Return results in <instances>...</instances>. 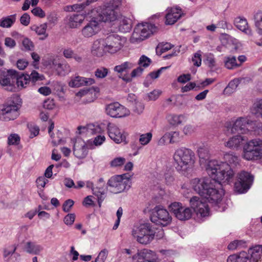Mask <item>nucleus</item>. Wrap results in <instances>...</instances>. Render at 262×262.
<instances>
[{
  "label": "nucleus",
  "mask_w": 262,
  "mask_h": 262,
  "mask_svg": "<svg viewBox=\"0 0 262 262\" xmlns=\"http://www.w3.org/2000/svg\"><path fill=\"white\" fill-rule=\"evenodd\" d=\"M224 166L228 167L226 164L219 167L217 162L209 161L206 169L210 177L192 179L190 184L193 190L209 201L211 200L214 202H218L221 201L224 194L223 184L225 183L219 178L217 168H223Z\"/></svg>",
  "instance_id": "f257e3e1"
},
{
  "label": "nucleus",
  "mask_w": 262,
  "mask_h": 262,
  "mask_svg": "<svg viewBox=\"0 0 262 262\" xmlns=\"http://www.w3.org/2000/svg\"><path fill=\"white\" fill-rule=\"evenodd\" d=\"M132 234L136 241L143 245L150 243L156 237L158 239L162 238L164 233L162 229H156L150 223H144L134 228Z\"/></svg>",
  "instance_id": "f03ea898"
},
{
  "label": "nucleus",
  "mask_w": 262,
  "mask_h": 262,
  "mask_svg": "<svg viewBox=\"0 0 262 262\" xmlns=\"http://www.w3.org/2000/svg\"><path fill=\"white\" fill-rule=\"evenodd\" d=\"M174 166L179 172H185L195 163L194 152L190 149L181 147L177 149L173 155Z\"/></svg>",
  "instance_id": "7ed1b4c3"
},
{
  "label": "nucleus",
  "mask_w": 262,
  "mask_h": 262,
  "mask_svg": "<svg viewBox=\"0 0 262 262\" xmlns=\"http://www.w3.org/2000/svg\"><path fill=\"white\" fill-rule=\"evenodd\" d=\"M224 160L225 162H220L217 160H212L211 161H216L219 167H222L224 164L227 165L228 167L224 166L223 168H217V173L219 174V178L223 180V182L228 183L232 179L234 172L232 167H234L238 163L239 158L233 152H227L224 155Z\"/></svg>",
  "instance_id": "20e7f679"
},
{
  "label": "nucleus",
  "mask_w": 262,
  "mask_h": 262,
  "mask_svg": "<svg viewBox=\"0 0 262 262\" xmlns=\"http://www.w3.org/2000/svg\"><path fill=\"white\" fill-rule=\"evenodd\" d=\"M22 103L18 95H14L0 110V120L8 121L15 119L19 115V109Z\"/></svg>",
  "instance_id": "39448f33"
},
{
  "label": "nucleus",
  "mask_w": 262,
  "mask_h": 262,
  "mask_svg": "<svg viewBox=\"0 0 262 262\" xmlns=\"http://www.w3.org/2000/svg\"><path fill=\"white\" fill-rule=\"evenodd\" d=\"M260 127V124L250 120L246 117H239L234 122L232 127H227V132L231 134H246L249 131H256Z\"/></svg>",
  "instance_id": "423d86ee"
},
{
  "label": "nucleus",
  "mask_w": 262,
  "mask_h": 262,
  "mask_svg": "<svg viewBox=\"0 0 262 262\" xmlns=\"http://www.w3.org/2000/svg\"><path fill=\"white\" fill-rule=\"evenodd\" d=\"M243 158L253 160L262 158V139H255L248 141L244 147Z\"/></svg>",
  "instance_id": "0eeeda50"
},
{
  "label": "nucleus",
  "mask_w": 262,
  "mask_h": 262,
  "mask_svg": "<svg viewBox=\"0 0 262 262\" xmlns=\"http://www.w3.org/2000/svg\"><path fill=\"white\" fill-rule=\"evenodd\" d=\"M123 175H116L112 177L107 181V188L108 190L114 193H119L130 187V180L124 178Z\"/></svg>",
  "instance_id": "6e6552de"
},
{
  "label": "nucleus",
  "mask_w": 262,
  "mask_h": 262,
  "mask_svg": "<svg viewBox=\"0 0 262 262\" xmlns=\"http://www.w3.org/2000/svg\"><path fill=\"white\" fill-rule=\"evenodd\" d=\"M156 27L149 23L138 24L134 29L132 34V39L137 41L143 40L152 34L156 31Z\"/></svg>",
  "instance_id": "1a4fd4ad"
},
{
  "label": "nucleus",
  "mask_w": 262,
  "mask_h": 262,
  "mask_svg": "<svg viewBox=\"0 0 262 262\" xmlns=\"http://www.w3.org/2000/svg\"><path fill=\"white\" fill-rule=\"evenodd\" d=\"M119 4V2L114 4L112 3V1H110V3L107 6H105V8L99 14L98 20L103 22L116 21L119 17L118 11V7Z\"/></svg>",
  "instance_id": "9d476101"
},
{
  "label": "nucleus",
  "mask_w": 262,
  "mask_h": 262,
  "mask_svg": "<svg viewBox=\"0 0 262 262\" xmlns=\"http://www.w3.org/2000/svg\"><path fill=\"white\" fill-rule=\"evenodd\" d=\"M150 218L152 223L163 226L169 225L172 220L167 210L160 206H156L154 208Z\"/></svg>",
  "instance_id": "9b49d317"
},
{
  "label": "nucleus",
  "mask_w": 262,
  "mask_h": 262,
  "mask_svg": "<svg viewBox=\"0 0 262 262\" xmlns=\"http://www.w3.org/2000/svg\"><path fill=\"white\" fill-rule=\"evenodd\" d=\"M253 177L249 172L242 171L238 174L237 181L234 184L235 190L239 193L247 192L250 188Z\"/></svg>",
  "instance_id": "f8f14e48"
},
{
  "label": "nucleus",
  "mask_w": 262,
  "mask_h": 262,
  "mask_svg": "<svg viewBox=\"0 0 262 262\" xmlns=\"http://www.w3.org/2000/svg\"><path fill=\"white\" fill-rule=\"evenodd\" d=\"M16 71L14 70H9L7 71H0V84L5 89L10 92H15L17 88L15 84Z\"/></svg>",
  "instance_id": "ddd939ff"
},
{
  "label": "nucleus",
  "mask_w": 262,
  "mask_h": 262,
  "mask_svg": "<svg viewBox=\"0 0 262 262\" xmlns=\"http://www.w3.org/2000/svg\"><path fill=\"white\" fill-rule=\"evenodd\" d=\"M169 208L170 211L174 214L175 216L181 221H185L190 219L192 215L191 209L188 207H185L179 202L171 203Z\"/></svg>",
  "instance_id": "4468645a"
},
{
  "label": "nucleus",
  "mask_w": 262,
  "mask_h": 262,
  "mask_svg": "<svg viewBox=\"0 0 262 262\" xmlns=\"http://www.w3.org/2000/svg\"><path fill=\"white\" fill-rule=\"evenodd\" d=\"M93 145L91 141H89L88 143L80 138H77L74 142L73 154L78 159L85 158L88 154L89 149H93Z\"/></svg>",
  "instance_id": "2eb2a0df"
},
{
  "label": "nucleus",
  "mask_w": 262,
  "mask_h": 262,
  "mask_svg": "<svg viewBox=\"0 0 262 262\" xmlns=\"http://www.w3.org/2000/svg\"><path fill=\"white\" fill-rule=\"evenodd\" d=\"M104 40L106 45V51L111 53H114L120 50L125 42V38H122L115 34L110 35Z\"/></svg>",
  "instance_id": "dca6fc26"
},
{
  "label": "nucleus",
  "mask_w": 262,
  "mask_h": 262,
  "mask_svg": "<svg viewBox=\"0 0 262 262\" xmlns=\"http://www.w3.org/2000/svg\"><path fill=\"white\" fill-rule=\"evenodd\" d=\"M107 115L113 118H122L129 114V111L118 102L112 103L105 107Z\"/></svg>",
  "instance_id": "f3484780"
},
{
  "label": "nucleus",
  "mask_w": 262,
  "mask_h": 262,
  "mask_svg": "<svg viewBox=\"0 0 262 262\" xmlns=\"http://www.w3.org/2000/svg\"><path fill=\"white\" fill-rule=\"evenodd\" d=\"M191 207L198 215L202 217L208 216L209 213L208 205L198 196H193L189 201Z\"/></svg>",
  "instance_id": "a211bd4d"
},
{
  "label": "nucleus",
  "mask_w": 262,
  "mask_h": 262,
  "mask_svg": "<svg viewBox=\"0 0 262 262\" xmlns=\"http://www.w3.org/2000/svg\"><path fill=\"white\" fill-rule=\"evenodd\" d=\"M134 262H156L155 253L152 251L144 249L133 256Z\"/></svg>",
  "instance_id": "6ab92c4d"
},
{
  "label": "nucleus",
  "mask_w": 262,
  "mask_h": 262,
  "mask_svg": "<svg viewBox=\"0 0 262 262\" xmlns=\"http://www.w3.org/2000/svg\"><path fill=\"white\" fill-rule=\"evenodd\" d=\"M82 14H73L68 15L64 19L66 25L69 28L74 29L79 27L84 20Z\"/></svg>",
  "instance_id": "aec40b11"
},
{
  "label": "nucleus",
  "mask_w": 262,
  "mask_h": 262,
  "mask_svg": "<svg viewBox=\"0 0 262 262\" xmlns=\"http://www.w3.org/2000/svg\"><path fill=\"white\" fill-rule=\"evenodd\" d=\"M108 134L109 137L117 143H121L125 140V136L121 132L120 129L116 125H108Z\"/></svg>",
  "instance_id": "412c9836"
},
{
  "label": "nucleus",
  "mask_w": 262,
  "mask_h": 262,
  "mask_svg": "<svg viewBox=\"0 0 262 262\" xmlns=\"http://www.w3.org/2000/svg\"><path fill=\"white\" fill-rule=\"evenodd\" d=\"M167 13L166 15L165 24L166 25L174 24L182 15V10L178 7L167 9Z\"/></svg>",
  "instance_id": "4be33fe9"
},
{
  "label": "nucleus",
  "mask_w": 262,
  "mask_h": 262,
  "mask_svg": "<svg viewBox=\"0 0 262 262\" xmlns=\"http://www.w3.org/2000/svg\"><path fill=\"white\" fill-rule=\"evenodd\" d=\"M134 67V64L132 62L126 61L120 65L116 66L114 70L115 72L120 74L119 76V78H122L123 80L126 82H128L132 81V78L129 77L121 76L122 74L124 72H128L131 69Z\"/></svg>",
  "instance_id": "5701e85b"
},
{
  "label": "nucleus",
  "mask_w": 262,
  "mask_h": 262,
  "mask_svg": "<svg viewBox=\"0 0 262 262\" xmlns=\"http://www.w3.org/2000/svg\"><path fill=\"white\" fill-rule=\"evenodd\" d=\"M99 31L98 23L95 20L90 21L81 30L82 35L85 37H90Z\"/></svg>",
  "instance_id": "b1692460"
},
{
  "label": "nucleus",
  "mask_w": 262,
  "mask_h": 262,
  "mask_svg": "<svg viewBox=\"0 0 262 262\" xmlns=\"http://www.w3.org/2000/svg\"><path fill=\"white\" fill-rule=\"evenodd\" d=\"M106 47V45L104 39H97L93 43L92 52L94 55L101 57L103 56L104 52H107Z\"/></svg>",
  "instance_id": "393cba45"
},
{
  "label": "nucleus",
  "mask_w": 262,
  "mask_h": 262,
  "mask_svg": "<svg viewBox=\"0 0 262 262\" xmlns=\"http://www.w3.org/2000/svg\"><path fill=\"white\" fill-rule=\"evenodd\" d=\"M118 30L122 33L129 32L132 28V20L124 16H120L116 20Z\"/></svg>",
  "instance_id": "a878e982"
},
{
  "label": "nucleus",
  "mask_w": 262,
  "mask_h": 262,
  "mask_svg": "<svg viewBox=\"0 0 262 262\" xmlns=\"http://www.w3.org/2000/svg\"><path fill=\"white\" fill-rule=\"evenodd\" d=\"M234 24L238 29L245 34L250 35L252 34L251 30L249 29L247 20L245 18L241 16L235 18Z\"/></svg>",
  "instance_id": "bb28decb"
},
{
  "label": "nucleus",
  "mask_w": 262,
  "mask_h": 262,
  "mask_svg": "<svg viewBox=\"0 0 262 262\" xmlns=\"http://www.w3.org/2000/svg\"><path fill=\"white\" fill-rule=\"evenodd\" d=\"M247 254L251 262H257L262 255V246L259 245L255 246L249 250Z\"/></svg>",
  "instance_id": "cd10ccee"
},
{
  "label": "nucleus",
  "mask_w": 262,
  "mask_h": 262,
  "mask_svg": "<svg viewBox=\"0 0 262 262\" xmlns=\"http://www.w3.org/2000/svg\"><path fill=\"white\" fill-rule=\"evenodd\" d=\"M16 79H15V84H16L17 86L19 89L26 88L30 83L29 76L28 74H24L23 73L19 74L16 71Z\"/></svg>",
  "instance_id": "c85d7f7f"
},
{
  "label": "nucleus",
  "mask_w": 262,
  "mask_h": 262,
  "mask_svg": "<svg viewBox=\"0 0 262 262\" xmlns=\"http://www.w3.org/2000/svg\"><path fill=\"white\" fill-rule=\"evenodd\" d=\"M24 250L29 254L37 255L43 250V248L35 243L28 242L25 244Z\"/></svg>",
  "instance_id": "c756f323"
},
{
  "label": "nucleus",
  "mask_w": 262,
  "mask_h": 262,
  "mask_svg": "<svg viewBox=\"0 0 262 262\" xmlns=\"http://www.w3.org/2000/svg\"><path fill=\"white\" fill-rule=\"evenodd\" d=\"M249 259V256L245 251L241 252L238 254H234L230 255L227 259V262H246Z\"/></svg>",
  "instance_id": "7c9ffc66"
},
{
  "label": "nucleus",
  "mask_w": 262,
  "mask_h": 262,
  "mask_svg": "<svg viewBox=\"0 0 262 262\" xmlns=\"http://www.w3.org/2000/svg\"><path fill=\"white\" fill-rule=\"evenodd\" d=\"M244 140L243 137L239 134L230 138L225 143V146L230 148L238 147Z\"/></svg>",
  "instance_id": "2f4dec72"
},
{
  "label": "nucleus",
  "mask_w": 262,
  "mask_h": 262,
  "mask_svg": "<svg viewBox=\"0 0 262 262\" xmlns=\"http://www.w3.org/2000/svg\"><path fill=\"white\" fill-rule=\"evenodd\" d=\"M197 151L198 156L200 159V161L201 162L205 161L208 164V162L210 161L209 160L210 156L208 148L204 145L200 146L198 147ZM207 166V165H206V166Z\"/></svg>",
  "instance_id": "473e14b6"
},
{
  "label": "nucleus",
  "mask_w": 262,
  "mask_h": 262,
  "mask_svg": "<svg viewBox=\"0 0 262 262\" xmlns=\"http://www.w3.org/2000/svg\"><path fill=\"white\" fill-rule=\"evenodd\" d=\"M16 14H14L3 17L0 19V26L2 28H10L16 21Z\"/></svg>",
  "instance_id": "72a5a7b5"
},
{
  "label": "nucleus",
  "mask_w": 262,
  "mask_h": 262,
  "mask_svg": "<svg viewBox=\"0 0 262 262\" xmlns=\"http://www.w3.org/2000/svg\"><path fill=\"white\" fill-rule=\"evenodd\" d=\"M225 67L228 69H233L238 67L241 64L236 62V59L235 56H227L224 58Z\"/></svg>",
  "instance_id": "f704fd0d"
},
{
  "label": "nucleus",
  "mask_w": 262,
  "mask_h": 262,
  "mask_svg": "<svg viewBox=\"0 0 262 262\" xmlns=\"http://www.w3.org/2000/svg\"><path fill=\"white\" fill-rule=\"evenodd\" d=\"M255 26L258 29V33L262 34V11H258L254 15Z\"/></svg>",
  "instance_id": "c9c22d12"
},
{
  "label": "nucleus",
  "mask_w": 262,
  "mask_h": 262,
  "mask_svg": "<svg viewBox=\"0 0 262 262\" xmlns=\"http://www.w3.org/2000/svg\"><path fill=\"white\" fill-rule=\"evenodd\" d=\"M57 71L60 75L64 76L69 73L70 71V67L67 63H59L57 65Z\"/></svg>",
  "instance_id": "e433bc0d"
},
{
  "label": "nucleus",
  "mask_w": 262,
  "mask_h": 262,
  "mask_svg": "<svg viewBox=\"0 0 262 262\" xmlns=\"http://www.w3.org/2000/svg\"><path fill=\"white\" fill-rule=\"evenodd\" d=\"M109 70L104 67H100L96 69L94 72L95 77L98 79H103L108 75Z\"/></svg>",
  "instance_id": "4c0bfd02"
},
{
  "label": "nucleus",
  "mask_w": 262,
  "mask_h": 262,
  "mask_svg": "<svg viewBox=\"0 0 262 262\" xmlns=\"http://www.w3.org/2000/svg\"><path fill=\"white\" fill-rule=\"evenodd\" d=\"M183 118L182 115H177L175 114L169 115L167 118L169 123L172 125H178L181 123V118Z\"/></svg>",
  "instance_id": "58836bf2"
},
{
  "label": "nucleus",
  "mask_w": 262,
  "mask_h": 262,
  "mask_svg": "<svg viewBox=\"0 0 262 262\" xmlns=\"http://www.w3.org/2000/svg\"><path fill=\"white\" fill-rule=\"evenodd\" d=\"M16 248L15 245H12L9 247L8 249H5L4 250L3 256L6 261L11 262L10 257L15 253Z\"/></svg>",
  "instance_id": "ea45409f"
},
{
  "label": "nucleus",
  "mask_w": 262,
  "mask_h": 262,
  "mask_svg": "<svg viewBox=\"0 0 262 262\" xmlns=\"http://www.w3.org/2000/svg\"><path fill=\"white\" fill-rule=\"evenodd\" d=\"M92 191L94 195L97 196L99 206L100 203L103 201L105 198V193L102 188L99 187H95L92 188Z\"/></svg>",
  "instance_id": "a19ab883"
},
{
  "label": "nucleus",
  "mask_w": 262,
  "mask_h": 262,
  "mask_svg": "<svg viewBox=\"0 0 262 262\" xmlns=\"http://www.w3.org/2000/svg\"><path fill=\"white\" fill-rule=\"evenodd\" d=\"M84 77L79 76L75 77L69 82V86L72 88L80 87L83 86Z\"/></svg>",
  "instance_id": "79ce46f5"
},
{
  "label": "nucleus",
  "mask_w": 262,
  "mask_h": 262,
  "mask_svg": "<svg viewBox=\"0 0 262 262\" xmlns=\"http://www.w3.org/2000/svg\"><path fill=\"white\" fill-rule=\"evenodd\" d=\"M152 135L151 133H147L140 136L139 142L142 145H147L151 140Z\"/></svg>",
  "instance_id": "37998d69"
},
{
  "label": "nucleus",
  "mask_w": 262,
  "mask_h": 262,
  "mask_svg": "<svg viewBox=\"0 0 262 262\" xmlns=\"http://www.w3.org/2000/svg\"><path fill=\"white\" fill-rule=\"evenodd\" d=\"M144 109V105L142 102L135 101L133 106V110L134 113L139 115L141 114L143 112Z\"/></svg>",
  "instance_id": "c03bdc74"
},
{
  "label": "nucleus",
  "mask_w": 262,
  "mask_h": 262,
  "mask_svg": "<svg viewBox=\"0 0 262 262\" xmlns=\"http://www.w3.org/2000/svg\"><path fill=\"white\" fill-rule=\"evenodd\" d=\"M252 113L259 114L262 117V99L257 100L253 104Z\"/></svg>",
  "instance_id": "a18cd8bd"
},
{
  "label": "nucleus",
  "mask_w": 262,
  "mask_h": 262,
  "mask_svg": "<svg viewBox=\"0 0 262 262\" xmlns=\"http://www.w3.org/2000/svg\"><path fill=\"white\" fill-rule=\"evenodd\" d=\"M47 28V23H43L42 24H41L39 26L36 27L35 29V31L36 32V33L38 35H44V38H45L48 36V34L46 33Z\"/></svg>",
  "instance_id": "49530a36"
},
{
  "label": "nucleus",
  "mask_w": 262,
  "mask_h": 262,
  "mask_svg": "<svg viewBox=\"0 0 262 262\" xmlns=\"http://www.w3.org/2000/svg\"><path fill=\"white\" fill-rule=\"evenodd\" d=\"M151 62V60L150 58L145 55H142L139 60L138 64L141 67L146 68L149 66Z\"/></svg>",
  "instance_id": "de8ad7c7"
},
{
  "label": "nucleus",
  "mask_w": 262,
  "mask_h": 262,
  "mask_svg": "<svg viewBox=\"0 0 262 262\" xmlns=\"http://www.w3.org/2000/svg\"><path fill=\"white\" fill-rule=\"evenodd\" d=\"M168 134H169V142L170 143H177L180 141L181 137L179 132H171Z\"/></svg>",
  "instance_id": "09e8293b"
},
{
  "label": "nucleus",
  "mask_w": 262,
  "mask_h": 262,
  "mask_svg": "<svg viewBox=\"0 0 262 262\" xmlns=\"http://www.w3.org/2000/svg\"><path fill=\"white\" fill-rule=\"evenodd\" d=\"M239 84V80L238 79H234L229 83L228 86L225 89V90L230 91L231 92H233L236 90Z\"/></svg>",
  "instance_id": "8fccbe9b"
},
{
  "label": "nucleus",
  "mask_w": 262,
  "mask_h": 262,
  "mask_svg": "<svg viewBox=\"0 0 262 262\" xmlns=\"http://www.w3.org/2000/svg\"><path fill=\"white\" fill-rule=\"evenodd\" d=\"M29 82H31L32 84H34V83L37 81L42 80V77H43L42 75L40 76L39 74L35 71L32 72L31 74L29 75Z\"/></svg>",
  "instance_id": "3c124183"
},
{
  "label": "nucleus",
  "mask_w": 262,
  "mask_h": 262,
  "mask_svg": "<svg viewBox=\"0 0 262 262\" xmlns=\"http://www.w3.org/2000/svg\"><path fill=\"white\" fill-rule=\"evenodd\" d=\"M108 255V251L104 249L101 250L96 258L95 262H105Z\"/></svg>",
  "instance_id": "603ef678"
},
{
  "label": "nucleus",
  "mask_w": 262,
  "mask_h": 262,
  "mask_svg": "<svg viewBox=\"0 0 262 262\" xmlns=\"http://www.w3.org/2000/svg\"><path fill=\"white\" fill-rule=\"evenodd\" d=\"M20 141V138L17 134H11L8 138L9 145H17Z\"/></svg>",
  "instance_id": "864d4df0"
},
{
  "label": "nucleus",
  "mask_w": 262,
  "mask_h": 262,
  "mask_svg": "<svg viewBox=\"0 0 262 262\" xmlns=\"http://www.w3.org/2000/svg\"><path fill=\"white\" fill-rule=\"evenodd\" d=\"M125 162V159L122 157H118L114 159L111 162L112 167H118L122 166Z\"/></svg>",
  "instance_id": "5fc2aeb1"
},
{
  "label": "nucleus",
  "mask_w": 262,
  "mask_h": 262,
  "mask_svg": "<svg viewBox=\"0 0 262 262\" xmlns=\"http://www.w3.org/2000/svg\"><path fill=\"white\" fill-rule=\"evenodd\" d=\"M161 92L157 90H154L147 94L146 100L148 101H155L158 98Z\"/></svg>",
  "instance_id": "6e6d98bb"
},
{
  "label": "nucleus",
  "mask_w": 262,
  "mask_h": 262,
  "mask_svg": "<svg viewBox=\"0 0 262 262\" xmlns=\"http://www.w3.org/2000/svg\"><path fill=\"white\" fill-rule=\"evenodd\" d=\"M75 220V215L74 213H69L64 218L63 222L68 226L73 225Z\"/></svg>",
  "instance_id": "4d7b16f0"
},
{
  "label": "nucleus",
  "mask_w": 262,
  "mask_h": 262,
  "mask_svg": "<svg viewBox=\"0 0 262 262\" xmlns=\"http://www.w3.org/2000/svg\"><path fill=\"white\" fill-rule=\"evenodd\" d=\"M74 202L71 199L66 200L62 205V209L63 211L68 212L70 211L71 208L74 205Z\"/></svg>",
  "instance_id": "13d9d810"
},
{
  "label": "nucleus",
  "mask_w": 262,
  "mask_h": 262,
  "mask_svg": "<svg viewBox=\"0 0 262 262\" xmlns=\"http://www.w3.org/2000/svg\"><path fill=\"white\" fill-rule=\"evenodd\" d=\"M206 64L210 68H213L215 66V60L213 54H209L207 55Z\"/></svg>",
  "instance_id": "bf43d9fd"
},
{
  "label": "nucleus",
  "mask_w": 262,
  "mask_h": 262,
  "mask_svg": "<svg viewBox=\"0 0 262 262\" xmlns=\"http://www.w3.org/2000/svg\"><path fill=\"white\" fill-rule=\"evenodd\" d=\"M22 43L26 50H32L34 48V45L32 41L28 38H25L23 40Z\"/></svg>",
  "instance_id": "052dcab7"
},
{
  "label": "nucleus",
  "mask_w": 262,
  "mask_h": 262,
  "mask_svg": "<svg viewBox=\"0 0 262 262\" xmlns=\"http://www.w3.org/2000/svg\"><path fill=\"white\" fill-rule=\"evenodd\" d=\"M32 13L35 16L43 18L46 16L45 12L40 7H36L31 11Z\"/></svg>",
  "instance_id": "680f3d73"
},
{
  "label": "nucleus",
  "mask_w": 262,
  "mask_h": 262,
  "mask_svg": "<svg viewBox=\"0 0 262 262\" xmlns=\"http://www.w3.org/2000/svg\"><path fill=\"white\" fill-rule=\"evenodd\" d=\"M105 138L104 136L98 135L95 138L92 142V144L94 146H99L101 145L105 141Z\"/></svg>",
  "instance_id": "e2e57ef3"
},
{
  "label": "nucleus",
  "mask_w": 262,
  "mask_h": 262,
  "mask_svg": "<svg viewBox=\"0 0 262 262\" xmlns=\"http://www.w3.org/2000/svg\"><path fill=\"white\" fill-rule=\"evenodd\" d=\"M192 60L194 66L200 67L202 62L201 54L199 52L195 53Z\"/></svg>",
  "instance_id": "0e129e2a"
},
{
  "label": "nucleus",
  "mask_w": 262,
  "mask_h": 262,
  "mask_svg": "<svg viewBox=\"0 0 262 262\" xmlns=\"http://www.w3.org/2000/svg\"><path fill=\"white\" fill-rule=\"evenodd\" d=\"M30 21V17L28 13H25L20 17V22L23 25L27 26L29 24Z\"/></svg>",
  "instance_id": "69168bd1"
},
{
  "label": "nucleus",
  "mask_w": 262,
  "mask_h": 262,
  "mask_svg": "<svg viewBox=\"0 0 262 262\" xmlns=\"http://www.w3.org/2000/svg\"><path fill=\"white\" fill-rule=\"evenodd\" d=\"M49 182L44 177H40L38 178L36 181L37 187H44L46 184Z\"/></svg>",
  "instance_id": "338daca9"
},
{
  "label": "nucleus",
  "mask_w": 262,
  "mask_h": 262,
  "mask_svg": "<svg viewBox=\"0 0 262 262\" xmlns=\"http://www.w3.org/2000/svg\"><path fill=\"white\" fill-rule=\"evenodd\" d=\"M243 242L242 241L235 240L231 242L228 246L229 250H233L236 249L239 245H242Z\"/></svg>",
  "instance_id": "774afa93"
}]
</instances>
